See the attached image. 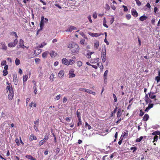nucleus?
<instances>
[{
    "label": "nucleus",
    "mask_w": 160,
    "mask_h": 160,
    "mask_svg": "<svg viewBox=\"0 0 160 160\" xmlns=\"http://www.w3.org/2000/svg\"><path fill=\"white\" fill-rule=\"evenodd\" d=\"M67 47L69 49L72 54H78L80 48L78 45L74 42H70L67 45Z\"/></svg>",
    "instance_id": "nucleus-1"
},
{
    "label": "nucleus",
    "mask_w": 160,
    "mask_h": 160,
    "mask_svg": "<svg viewBox=\"0 0 160 160\" xmlns=\"http://www.w3.org/2000/svg\"><path fill=\"white\" fill-rule=\"evenodd\" d=\"M48 22V20L46 18H44L43 16L41 17V21L40 23V28L38 30L39 31L42 30L45 25Z\"/></svg>",
    "instance_id": "nucleus-2"
},
{
    "label": "nucleus",
    "mask_w": 160,
    "mask_h": 160,
    "mask_svg": "<svg viewBox=\"0 0 160 160\" xmlns=\"http://www.w3.org/2000/svg\"><path fill=\"white\" fill-rule=\"evenodd\" d=\"M18 42V40L17 38L15 39L14 40L13 42H9L8 44V47L9 48H13L17 44Z\"/></svg>",
    "instance_id": "nucleus-3"
},
{
    "label": "nucleus",
    "mask_w": 160,
    "mask_h": 160,
    "mask_svg": "<svg viewBox=\"0 0 160 160\" xmlns=\"http://www.w3.org/2000/svg\"><path fill=\"white\" fill-rule=\"evenodd\" d=\"M101 58L102 62H105L106 60V48L105 47H104V49L102 50V52L101 54Z\"/></svg>",
    "instance_id": "nucleus-4"
},
{
    "label": "nucleus",
    "mask_w": 160,
    "mask_h": 160,
    "mask_svg": "<svg viewBox=\"0 0 160 160\" xmlns=\"http://www.w3.org/2000/svg\"><path fill=\"white\" fill-rule=\"evenodd\" d=\"M128 131L127 130H125L122 132L120 139L123 140L125 139L128 137Z\"/></svg>",
    "instance_id": "nucleus-5"
},
{
    "label": "nucleus",
    "mask_w": 160,
    "mask_h": 160,
    "mask_svg": "<svg viewBox=\"0 0 160 160\" xmlns=\"http://www.w3.org/2000/svg\"><path fill=\"white\" fill-rule=\"evenodd\" d=\"M64 71L63 70H61L58 72L57 76L59 78L62 79L64 78Z\"/></svg>",
    "instance_id": "nucleus-6"
},
{
    "label": "nucleus",
    "mask_w": 160,
    "mask_h": 160,
    "mask_svg": "<svg viewBox=\"0 0 160 160\" xmlns=\"http://www.w3.org/2000/svg\"><path fill=\"white\" fill-rule=\"evenodd\" d=\"M24 42L22 39H20L19 41V45L17 46V48L18 49L21 48L26 47V46H24Z\"/></svg>",
    "instance_id": "nucleus-7"
},
{
    "label": "nucleus",
    "mask_w": 160,
    "mask_h": 160,
    "mask_svg": "<svg viewBox=\"0 0 160 160\" xmlns=\"http://www.w3.org/2000/svg\"><path fill=\"white\" fill-rule=\"evenodd\" d=\"M74 70L73 69H71L69 71V78H72L75 76V74L74 73Z\"/></svg>",
    "instance_id": "nucleus-8"
},
{
    "label": "nucleus",
    "mask_w": 160,
    "mask_h": 160,
    "mask_svg": "<svg viewBox=\"0 0 160 160\" xmlns=\"http://www.w3.org/2000/svg\"><path fill=\"white\" fill-rule=\"evenodd\" d=\"M62 63L66 65L69 66L70 65V63L69 62V60L66 58H64L62 59Z\"/></svg>",
    "instance_id": "nucleus-9"
},
{
    "label": "nucleus",
    "mask_w": 160,
    "mask_h": 160,
    "mask_svg": "<svg viewBox=\"0 0 160 160\" xmlns=\"http://www.w3.org/2000/svg\"><path fill=\"white\" fill-rule=\"evenodd\" d=\"M8 99L11 100L13 98L14 96V93L13 90H11L10 91L8 92Z\"/></svg>",
    "instance_id": "nucleus-10"
},
{
    "label": "nucleus",
    "mask_w": 160,
    "mask_h": 160,
    "mask_svg": "<svg viewBox=\"0 0 160 160\" xmlns=\"http://www.w3.org/2000/svg\"><path fill=\"white\" fill-rule=\"evenodd\" d=\"M157 91V89L154 91L153 92H150L148 94L149 97L151 99H154L156 98V96L154 95L155 93H156Z\"/></svg>",
    "instance_id": "nucleus-11"
},
{
    "label": "nucleus",
    "mask_w": 160,
    "mask_h": 160,
    "mask_svg": "<svg viewBox=\"0 0 160 160\" xmlns=\"http://www.w3.org/2000/svg\"><path fill=\"white\" fill-rule=\"evenodd\" d=\"M77 28L76 27L72 26H69L67 29L65 31L66 32H71L73 30H76Z\"/></svg>",
    "instance_id": "nucleus-12"
},
{
    "label": "nucleus",
    "mask_w": 160,
    "mask_h": 160,
    "mask_svg": "<svg viewBox=\"0 0 160 160\" xmlns=\"http://www.w3.org/2000/svg\"><path fill=\"white\" fill-rule=\"evenodd\" d=\"M108 19L109 20V23L110 25H111L114 21V18L113 16H110L108 18Z\"/></svg>",
    "instance_id": "nucleus-13"
},
{
    "label": "nucleus",
    "mask_w": 160,
    "mask_h": 160,
    "mask_svg": "<svg viewBox=\"0 0 160 160\" xmlns=\"http://www.w3.org/2000/svg\"><path fill=\"white\" fill-rule=\"evenodd\" d=\"M1 45L2 46V49L3 50H6L7 49V47L5 44L4 42H2L0 43Z\"/></svg>",
    "instance_id": "nucleus-14"
},
{
    "label": "nucleus",
    "mask_w": 160,
    "mask_h": 160,
    "mask_svg": "<svg viewBox=\"0 0 160 160\" xmlns=\"http://www.w3.org/2000/svg\"><path fill=\"white\" fill-rule=\"evenodd\" d=\"M76 59V57L75 56H73L72 58V59H69V62L70 63V65H72L74 64L75 62V59Z\"/></svg>",
    "instance_id": "nucleus-15"
},
{
    "label": "nucleus",
    "mask_w": 160,
    "mask_h": 160,
    "mask_svg": "<svg viewBox=\"0 0 160 160\" xmlns=\"http://www.w3.org/2000/svg\"><path fill=\"white\" fill-rule=\"evenodd\" d=\"M131 12L132 15L134 17H136L138 16V13L135 9H132L131 10Z\"/></svg>",
    "instance_id": "nucleus-16"
},
{
    "label": "nucleus",
    "mask_w": 160,
    "mask_h": 160,
    "mask_svg": "<svg viewBox=\"0 0 160 160\" xmlns=\"http://www.w3.org/2000/svg\"><path fill=\"white\" fill-rule=\"evenodd\" d=\"M94 48L96 49H98L99 46V42L98 41H95L94 42Z\"/></svg>",
    "instance_id": "nucleus-17"
},
{
    "label": "nucleus",
    "mask_w": 160,
    "mask_h": 160,
    "mask_svg": "<svg viewBox=\"0 0 160 160\" xmlns=\"http://www.w3.org/2000/svg\"><path fill=\"white\" fill-rule=\"evenodd\" d=\"M148 18V17L146 16L145 14L143 15L140 17L139 18V20L141 21H143L146 20Z\"/></svg>",
    "instance_id": "nucleus-18"
},
{
    "label": "nucleus",
    "mask_w": 160,
    "mask_h": 160,
    "mask_svg": "<svg viewBox=\"0 0 160 160\" xmlns=\"http://www.w3.org/2000/svg\"><path fill=\"white\" fill-rule=\"evenodd\" d=\"M145 102L147 103L150 102H151V99L148 97V94H146L145 97Z\"/></svg>",
    "instance_id": "nucleus-19"
},
{
    "label": "nucleus",
    "mask_w": 160,
    "mask_h": 160,
    "mask_svg": "<svg viewBox=\"0 0 160 160\" xmlns=\"http://www.w3.org/2000/svg\"><path fill=\"white\" fill-rule=\"evenodd\" d=\"M6 90L7 92L10 91L11 90H13L12 88L11 87V85L10 83H8V85L6 87Z\"/></svg>",
    "instance_id": "nucleus-20"
},
{
    "label": "nucleus",
    "mask_w": 160,
    "mask_h": 160,
    "mask_svg": "<svg viewBox=\"0 0 160 160\" xmlns=\"http://www.w3.org/2000/svg\"><path fill=\"white\" fill-rule=\"evenodd\" d=\"M153 105L152 104H149L148 105V107L145 109V111L147 112H148L150 108L153 107Z\"/></svg>",
    "instance_id": "nucleus-21"
},
{
    "label": "nucleus",
    "mask_w": 160,
    "mask_h": 160,
    "mask_svg": "<svg viewBox=\"0 0 160 160\" xmlns=\"http://www.w3.org/2000/svg\"><path fill=\"white\" fill-rule=\"evenodd\" d=\"M37 139V138L36 137L32 134H31L30 136L29 140L31 141H32L33 140H36Z\"/></svg>",
    "instance_id": "nucleus-22"
},
{
    "label": "nucleus",
    "mask_w": 160,
    "mask_h": 160,
    "mask_svg": "<svg viewBox=\"0 0 160 160\" xmlns=\"http://www.w3.org/2000/svg\"><path fill=\"white\" fill-rule=\"evenodd\" d=\"M13 78L14 83L15 85H16L18 84V79L17 75H14Z\"/></svg>",
    "instance_id": "nucleus-23"
},
{
    "label": "nucleus",
    "mask_w": 160,
    "mask_h": 160,
    "mask_svg": "<svg viewBox=\"0 0 160 160\" xmlns=\"http://www.w3.org/2000/svg\"><path fill=\"white\" fill-rule=\"evenodd\" d=\"M49 79L50 81L51 82H53L54 80V75L53 73H52L49 76Z\"/></svg>",
    "instance_id": "nucleus-24"
},
{
    "label": "nucleus",
    "mask_w": 160,
    "mask_h": 160,
    "mask_svg": "<svg viewBox=\"0 0 160 160\" xmlns=\"http://www.w3.org/2000/svg\"><path fill=\"white\" fill-rule=\"evenodd\" d=\"M48 53L49 52L47 51H46L43 52L42 54V58H46Z\"/></svg>",
    "instance_id": "nucleus-25"
},
{
    "label": "nucleus",
    "mask_w": 160,
    "mask_h": 160,
    "mask_svg": "<svg viewBox=\"0 0 160 160\" xmlns=\"http://www.w3.org/2000/svg\"><path fill=\"white\" fill-rule=\"evenodd\" d=\"M42 50L37 49L34 51V54L37 55H38L41 53Z\"/></svg>",
    "instance_id": "nucleus-26"
},
{
    "label": "nucleus",
    "mask_w": 160,
    "mask_h": 160,
    "mask_svg": "<svg viewBox=\"0 0 160 160\" xmlns=\"http://www.w3.org/2000/svg\"><path fill=\"white\" fill-rule=\"evenodd\" d=\"M149 118V115L147 114H146L144 115L143 117V120L144 121H147L148 120Z\"/></svg>",
    "instance_id": "nucleus-27"
},
{
    "label": "nucleus",
    "mask_w": 160,
    "mask_h": 160,
    "mask_svg": "<svg viewBox=\"0 0 160 160\" xmlns=\"http://www.w3.org/2000/svg\"><path fill=\"white\" fill-rule=\"evenodd\" d=\"M79 90L81 91L85 92L88 93L90 92H89V91H90V90L87 89L81 88L79 89Z\"/></svg>",
    "instance_id": "nucleus-28"
},
{
    "label": "nucleus",
    "mask_w": 160,
    "mask_h": 160,
    "mask_svg": "<svg viewBox=\"0 0 160 160\" xmlns=\"http://www.w3.org/2000/svg\"><path fill=\"white\" fill-rule=\"evenodd\" d=\"M26 157L28 158V159L31 160H36V159L34 158L31 155H28L26 156Z\"/></svg>",
    "instance_id": "nucleus-29"
},
{
    "label": "nucleus",
    "mask_w": 160,
    "mask_h": 160,
    "mask_svg": "<svg viewBox=\"0 0 160 160\" xmlns=\"http://www.w3.org/2000/svg\"><path fill=\"white\" fill-rule=\"evenodd\" d=\"M152 135H155V136L157 135H159L160 134V132L158 131H156L152 132Z\"/></svg>",
    "instance_id": "nucleus-30"
},
{
    "label": "nucleus",
    "mask_w": 160,
    "mask_h": 160,
    "mask_svg": "<svg viewBox=\"0 0 160 160\" xmlns=\"http://www.w3.org/2000/svg\"><path fill=\"white\" fill-rule=\"evenodd\" d=\"M15 63L17 66L19 65L20 64V60L18 58H16L15 60Z\"/></svg>",
    "instance_id": "nucleus-31"
},
{
    "label": "nucleus",
    "mask_w": 160,
    "mask_h": 160,
    "mask_svg": "<svg viewBox=\"0 0 160 160\" xmlns=\"http://www.w3.org/2000/svg\"><path fill=\"white\" fill-rule=\"evenodd\" d=\"M56 55V53L53 51H52L50 53V55L52 57H55Z\"/></svg>",
    "instance_id": "nucleus-32"
},
{
    "label": "nucleus",
    "mask_w": 160,
    "mask_h": 160,
    "mask_svg": "<svg viewBox=\"0 0 160 160\" xmlns=\"http://www.w3.org/2000/svg\"><path fill=\"white\" fill-rule=\"evenodd\" d=\"M28 75H23V82H26L28 80Z\"/></svg>",
    "instance_id": "nucleus-33"
},
{
    "label": "nucleus",
    "mask_w": 160,
    "mask_h": 160,
    "mask_svg": "<svg viewBox=\"0 0 160 160\" xmlns=\"http://www.w3.org/2000/svg\"><path fill=\"white\" fill-rule=\"evenodd\" d=\"M61 97V94H59L56 96L54 98V99L55 101H57L60 99V98Z\"/></svg>",
    "instance_id": "nucleus-34"
},
{
    "label": "nucleus",
    "mask_w": 160,
    "mask_h": 160,
    "mask_svg": "<svg viewBox=\"0 0 160 160\" xmlns=\"http://www.w3.org/2000/svg\"><path fill=\"white\" fill-rule=\"evenodd\" d=\"M46 45L47 43L45 42H43L39 45V47L40 48H42Z\"/></svg>",
    "instance_id": "nucleus-35"
},
{
    "label": "nucleus",
    "mask_w": 160,
    "mask_h": 160,
    "mask_svg": "<svg viewBox=\"0 0 160 160\" xmlns=\"http://www.w3.org/2000/svg\"><path fill=\"white\" fill-rule=\"evenodd\" d=\"M33 88H34V93L35 94H36L37 92V86L36 84H34V86H33Z\"/></svg>",
    "instance_id": "nucleus-36"
},
{
    "label": "nucleus",
    "mask_w": 160,
    "mask_h": 160,
    "mask_svg": "<svg viewBox=\"0 0 160 160\" xmlns=\"http://www.w3.org/2000/svg\"><path fill=\"white\" fill-rule=\"evenodd\" d=\"M29 106L30 108H32V106H33L34 107H35L36 106V104L35 102H32L30 104Z\"/></svg>",
    "instance_id": "nucleus-37"
},
{
    "label": "nucleus",
    "mask_w": 160,
    "mask_h": 160,
    "mask_svg": "<svg viewBox=\"0 0 160 160\" xmlns=\"http://www.w3.org/2000/svg\"><path fill=\"white\" fill-rule=\"evenodd\" d=\"M102 35V34L100 33H94L93 37H98L101 35Z\"/></svg>",
    "instance_id": "nucleus-38"
},
{
    "label": "nucleus",
    "mask_w": 160,
    "mask_h": 160,
    "mask_svg": "<svg viewBox=\"0 0 160 160\" xmlns=\"http://www.w3.org/2000/svg\"><path fill=\"white\" fill-rule=\"evenodd\" d=\"M79 33L80 35L82 36L83 38H85L87 39V37H86V35L85 34L82 32H79Z\"/></svg>",
    "instance_id": "nucleus-39"
},
{
    "label": "nucleus",
    "mask_w": 160,
    "mask_h": 160,
    "mask_svg": "<svg viewBox=\"0 0 160 160\" xmlns=\"http://www.w3.org/2000/svg\"><path fill=\"white\" fill-rule=\"evenodd\" d=\"M155 80L156 81L157 83H158L160 81V77L157 76L155 78Z\"/></svg>",
    "instance_id": "nucleus-40"
},
{
    "label": "nucleus",
    "mask_w": 160,
    "mask_h": 160,
    "mask_svg": "<svg viewBox=\"0 0 160 160\" xmlns=\"http://www.w3.org/2000/svg\"><path fill=\"white\" fill-rule=\"evenodd\" d=\"M82 63L81 61H78L77 62V65L78 67H81L82 66Z\"/></svg>",
    "instance_id": "nucleus-41"
},
{
    "label": "nucleus",
    "mask_w": 160,
    "mask_h": 160,
    "mask_svg": "<svg viewBox=\"0 0 160 160\" xmlns=\"http://www.w3.org/2000/svg\"><path fill=\"white\" fill-rule=\"evenodd\" d=\"M35 60L36 64H38L40 62V60L38 58H36Z\"/></svg>",
    "instance_id": "nucleus-42"
},
{
    "label": "nucleus",
    "mask_w": 160,
    "mask_h": 160,
    "mask_svg": "<svg viewBox=\"0 0 160 160\" xmlns=\"http://www.w3.org/2000/svg\"><path fill=\"white\" fill-rule=\"evenodd\" d=\"M158 136H154L153 138L154 140H153V142H157L158 140Z\"/></svg>",
    "instance_id": "nucleus-43"
},
{
    "label": "nucleus",
    "mask_w": 160,
    "mask_h": 160,
    "mask_svg": "<svg viewBox=\"0 0 160 160\" xmlns=\"http://www.w3.org/2000/svg\"><path fill=\"white\" fill-rule=\"evenodd\" d=\"M122 114L121 111L120 110H118V113H117V117H119Z\"/></svg>",
    "instance_id": "nucleus-44"
},
{
    "label": "nucleus",
    "mask_w": 160,
    "mask_h": 160,
    "mask_svg": "<svg viewBox=\"0 0 160 160\" xmlns=\"http://www.w3.org/2000/svg\"><path fill=\"white\" fill-rule=\"evenodd\" d=\"M92 16L93 17L94 19H96L97 18V14L96 12H94L92 14Z\"/></svg>",
    "instance_id": "nucleus-45"
},
{
    "label": "nucleus",
    "mask_w": 160,
    "mask_h": 160,
    "mask_svg": "<svg viewBox=\"0 0 160 160\" xmlns=\"http://www.w3.org/2000/svg\"><path fill=\"white\" fill-rule=\"evenodd\" d=\"M142 138H143V137L142 136H141L139 138H138L136 140V142H140L141 141V140L142 139Z\"/></svg>",
    "instance_id": "nucleus-46"
},
{
    "label": "nucleus",
    "mask_w": 160,
    "mask_h": 160,
    "mask_svg": "<svg viewBox=\"0 0 160 160\" xmlns=\"http://www.w3.org/2000/svg\"><path fill=\"white\" fill-rule=\"evenodd\" d=\"M3 75L4 76H6L8 74V71L6 70H4L3 71Z\"/></svg>",
    "instance_id": "nucleus-47"
},
{
    "label": "nucleus",
    "mask_w": 160,
    "mask_h": 160,
    "mask_svg": "<svg viewBox=\"0 0 160 160\" xmlns=\"http://www.w3.org/2000/svg\"><path fill=\"white\" fill-rule=\"evenodd\" d=\"M136 3L137 5L138 6H140L141 5V3L139 0H135Z\"/></svg>",
    "instance_id": "nucleus-48"
},
{
    "label": "nucleus",
    "mask_w": 160,
    "mask_h": 160,
    "mask_svg": "<svg viewBox=\"0 0 160 160\" xmlns=\"http://www.w3.org/2000/svg\"><path fill=\"white\" fill-rule=\"evenodd\" d=\"M6 61L5 60H3L1 62V65L2 66H4L6 65Z\"/></svg>",
    "instance_id": "nucleus-49"
},
{
    "label": "nucleus",
    "mask_w": 160,
    "mask_h": 160,
    "mask_svg": "<svg viewBox=\"0 0 160 160\" xmlns=\"http://www.w3.org/2000/svg\"><path fill=\"white\" fill-rule=\"evenodd\" d=\"M88 19L89 21L91 22V23H92V20L91 19V15H88Z\"/></svg>",
    "instance_id": "nucleus-50"
},
{
    "label": "nucleus",
    "mask_w": 160,
    "mask_h": 160,
    "mask_svg": "<svg viewBox=\"0 0 160 160\" xmlns=\"http://www.w3.org/2000/svg\"><path fill=\"white\" fill-rule=\"evenodd\" d=\"M78 119V122L77 123V125L78 126H79L80 125L82 124V121L81 118H79Z\"/></svg>",
    "instance_id": "nucleus-51"
},
{
    "label": "nucleus",
    "mask_w": 160,
    "mask_h": 160,
    "mask_svg": "<svg viewBox=\"0 0 160 160\" xmlns=\"http://www.w3.org/2000/svg\"><path fill=\"white\" fill-rule=\"evenodd\" d=\"M85 40L84 39H81L80 42V44L82 45H83L84 44Z\"/></svg>",
    "instance_id": "nucleus-52"
},
{
    "label": "nucleus",
    "mask_w": 160,
    "mask_h": 160,
    "mask_svg": "<svg viewBox=\"0 0 160 160\" xmlns=\"http://www.w3.org/2000/svg\"><path fill=\"white\" fill-rule=\"evenodd\" d=\"M45 142L42 140L40 141L39 145L40 146H41L43 145Z\"/></svg>",
    "instance_id": "nucleus-53"
},
{
    "label": "nucleus",
    "mask_w": 160,
    "mask_h": 160,
    "mask_svg": "<svg viewBox=\"0 0 160 160\" xmlns=\"http://www.w3.org/2000/svg\"><path fill=\"white\" fill-rule=\"evenodd\" d=\"M77 115L78 119L81 118L80 114L78 112V110L77 112Z\"/></svg>",
    "instance_id": "nucleus-54"
},
{
    "label": "nucleus",
    "mask_w": 160,
    "mask_h": 160,
    "mask_svg": "<svg viewBox=\"0 0 160 160\" xmlns=\"http://www.w3.org/2000/svg\"><path fill=\"white\" fill-rule=\"evenodd\" d=\"M105 8L106 9V10H108L110 9V7L108 4H106V6L105 7Z\"/></svg>",
    "instance_id": "nucleus-55"
},
{
    "label": "nucleus",
    "mask_w": 160,
    "mask_h": 160,
    "mask_svg": "<svg viewBox=\"0 0 160 160\" xmlns=\"http://www.w3.org/2000/svg\"><path fill=\"white\" fill-rule=\"evenodd\" d=\"M11 34L12 35H14L15 37L16 38H17L18 37V35H17V34L16 33L14 32H11Z\"/></svg>",
    "instance_id": "nucleus-56"
},
{
    "label": "nucleus",
    "mask_w": 160,
    "mask_h": 160,
    "mask_svg": "<svg viewBox=\"0 0 160 160\" xmlns=\"http://www.w3.org/2000/svg\"><path fill=\"white\" fill-rule=\"evenodd\" d=\"M15 142L16 143H17L18 145H20V143L19 142V140L18 138H16L15 139Z\"/></svg>",
    "instance_id": "nucleus-57"
},
{
    "label": "nucleus",
    "mask_w": 160,
    "mask_h": 160,
    "mask_svg": "<svg viewBox=\"0 0 160 160\" xmlns=\"http://www.w3.org/2000/svg\"><path fill=\"white\" fill-rule=\"evenodd\" d=\"M122 7L124 8V11L125 12H127L128 10L127 7L124 5H123Z\"/></svg>",
    "instance_id": "nucleus-58"
},
{
    "label": "nucleus",
    "mask_w": 160,
    "mask_h": 160,
    "mask_svg": "<svg viewBox=\"0 0 160 160\" xmlns=\"http://www.w3.org/2000/svg\"><path fill=\"white\" fill-rule=\"evenodd\" d=\"M48 136H45L44 138L42 140L43 141H44L45 142H46L47 141L48 139Z\"/></svg>",
    "instance_id": "nucleus-59"
},
{
    "label": "nucleus",
    "mask_w": 160,
    "mask_h": 160,
    "mask_svg": "<svg viewBox=\"0 0 160 160\" xmlns=\"http://www.w3.org/2000/svg\"><path fill=\"white\" fill-rule=\"evenodd\" d=\"M48 136H45L44 138L42 140L43 141H44L45 142H46L47 141L48 139Z\"/></svg>",
    "instance_id": "nucleus-60"
},
{
    "label": "nucleus",
    "mask_w": 160,
    "mask_h": 160,
    "mask_svg": "<svg viewBox=\"0 0 160 160\" xmlns=\"http://www.w3.org/2000/svg\"><path fill=\"white\" fill-rule=\"evenodd\" d=\"M113 97L114 101V102H116L117 101V97L114 94H113Z\"/></svg>",
    "instance_id": "nucleus-61"
},
{
    "label": "nucleus",
    "mask_w": 160,
    "mask_h": 160,
    "mask_svg": "<svg viewBox=\"0 0 160 160\" xmlns=\"http://www.w3.org/2000/svg\"><path fill=\"white\" fill-rule=\"evenodd\" d=\"M91 54L89 52L87 53L86 56L88 57V58H91Z\"/></svg>",
    "instance_id": "nucleus-62"
},
{
    "label": "nucleus",
    "mask_w": 160,
    "mask_h": 160,
    "mask_svg": "<svg viewBox=\"0 0 160 160\" xmlns=\"http://www.w3.org/2000/svg\"><path fill=\"white\" fill-rule=\"evenodd\" d=\"M146 6L149 9H150L151 7V5L149 2L147 3L146 5Z\"/></svg>",
    "instance_id": "nucleus-63"
},
{
    "label": "nucleus",
    "mask_w": 160,
    "mask_h": 160,
    "mask_svg": "<svg viewBox=\"0 0 160 160\" xmlns=\"http://www.w3.org/2000/svg\"><path fill=\"white\" fill-rule=\"evenodd\" d=\"M67 99L66 98L64 97L63 98V99L62 102L63 103H64L67 102Z\"/></svg>",
    "instance_id": "nucleus-64"
}]
</instances>
